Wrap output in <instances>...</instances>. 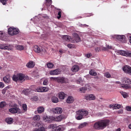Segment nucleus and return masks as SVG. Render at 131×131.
Masks as SVG:
<instances>
[{"instance_id":"nucleus-1","label":"nucleus","mask_w":131,"mask_h":131,"mask_svg":"<svg viewBox=\"0 0 131 131\" xmlns=\"http://www.w3.org/2000/svg\"><path fill=\"white\" fill-rule=\"evenodd\" d=\"M109 122L110 121L107 119L99 121L94 123V127L98 130L103 129L109 125Z\"/></svg>"},{"instance_id":"nucleus-2","label":"nucleus","mask_w":131,"mask_h":131,"mask_svg":"<svg viewBox=\"0 0 131 131\" xmlns=\"http://www.w3.org/2000/svg\"><path fill=\"white\" fill-rule=\"evenodd\" d=\"M88 112L84 110H80L76 112L75 118L78 120L81 119L88 115Z\"/></svg>"},{"instance_id":"nucleus-3","label":"nucleus","mask_w":131,"mask_h":131,"mask_svg":"<svg viewBox=\"0 0 131 131\" xmlns=\"http://www.w3.org/2000/svg\"><path fill=\"white\" fill-rule=\"evenodd\" d=\"M13 79L14 81H19L22 82L27 79L26 77L24 74L19 73L16 75H14Z\"/></svg>"},{"instance_id":"nucleus-4","label":"nucleus","mask_w":131,"mask_h":131,"mask_svg":"<svg viewBox=\"0 0 131 131\" xmlns=\"http://www.w3.org/2000/svg\"><path fill=\"white\" fill-rule=\"evenodd\" d=\"M117 53L126 57H131V52L129 51L119 50L117 51Z\"/></svg>"},{"instance_id":"nucleus-5","label":"nucleus","mask_w":131,"mask_h":131,"mask_svg":"<svg viewBox=\"0 0 131 131\" xmlns=\"http://www.w3.org/2000/svg\"><path fill=\"white\" fill-rule=\"evenodd\" d=\"M9 111L12 113H17L20 114L23 113V111H21L20 109L17 107L12 108L9 109Z\"/></svg>"},{"instance_id":"nucleus-6","label":"nucleus","mask_w":131,"mask_h":131,"mask_svg":"<svg viewBox=\"0 0 131 131\" xmlns=\"http://www.w3.org/2000/svg\"><path fill=\"white\" fill-rule=\"evenodd\" d=\"M12 46L10 45H7L5 44H0V49H2L11 50L12 48Z\"/></svg>"},{"instance_id":"nucleus-7","label":"nucleus","mask_w":131,"mask_h":131,"mask_svg":"<svg viewBox=\"0 0 131 131\" xmlns=\"http://www.w3.org/2000/svg\"><path fill=\"white\" fill-rule=\"evenodd\" d=\"M66 117V115L62 114L57 117H53L54 120L55 121H60L62 119L65 118Z\"/></svg>"},{"instance_id":"nucleus-8","label":"nucleus","mask_w":131,"mask_h":131,"mask_svg":"<svg viewBox=\"0 0 131 131\" xmlns=\"http://www.w3.org/2000/svg\"><path fill=\"white\" fill-rule=\"evenodd\" d=\"M122 83L123 84H126L128 85L129 84H131V81L129 78L125 77L122 80Z\"/></svg>"},{"instance_id":"nucleus-9","label":"nucleus","mask_w":131,"mask_h":131,"mask_svg":"<svg viewBox=\"0 0 131 131\" xmlns=\"http://www.w3.org/2000/svg\"><path fill=\"white\" fill-rule=\"evenodd\" d=\"M123 70L125 73L131 75V67L125 66L123 68Z\"/></svg>"},{"instance_id":"nucleus-10","label":"nucleus","mask_w":131,"mask_h":131,"mask_svg":"<svg viewBox=\"0 0 131 131\" xmlns=\"http://www.w3.org/2000/svg\"><path fill=\"white\" fill-rule=\"evenodd\" d=\"M43 119L45 122L49 123L54 120L53 117L52 116H45L43 117Z\"/></svg>"},{"instance_id":"nucleus-11","label":"nucleus","mask_w":131,"mask_h":131,"mask_svg":"<svg viewBox=\"0 0 131 131\" xmlns=\"http://www.w3.org/2000/svg\"><path fill=\"white\" fill-rule=\"evenodd\" d=\"M52 111L54 113L60 114L62 113V110L61 108L57 107L53 108Z\"/></svg>"},{"instance_id":"nucleus-12","label":"nucleus","mask_w":131,"mask_h":131,"mask_svg":"<svg viewBox=\"0 0 131 131\" xmlns=\"http://www.w3.org/2000/svg\"><path fill=\"white\" fill-rule=\"evenodd\" d=\"M61 72L60 70L58 69L50 71L49 73L52 75H57L60 74Z\"/></svg>"},{"instance_id":"nucleus-13","label":"nucleus","mask_w":131,"mask_h":131,"mask_svg":"<svg viewBox=\"0 0 131 131\" xmlns=\"http://www.w3.org/2000/svg\"><path fill=\"white\" fill-rule=\"evenodd\" d=\"M57 82L58 83H66L68 82V80L67 79L62 77H58Z\"/></svg>"},{"instance_id":"nucleus-14","label":"nucleus","mask_w":131,"mask_h":131,"mask_svg":"<svg viewBox=\"0 0 131 131\" xmlns=\"http://www.w3.org/2000/svg\"><path fill=\"white\" fill-rule=\"evenodd\" d=\"M116 38L119 41L123 42L125 40V36L124 35H116L115 36Z\"/></svg>"},{"instance_id":"nucleus-15","label":"nucleus","mask_w":131,"mask_h":131,"mask_svg":"<svg viewBox=\"0 0 131 131\" xmlns=\"http://www.w3.org/2000/svg\"><path fill=\"white\" fill-rule=\"evenodd\" d=\"M85 98L87 100H95V97L94 95L90 94L85 96Z\"/></svg>"},{"instance_id":"nucleus-16","label":"nucleus","mask_w":131,"mask_h":131,"mask_svg":"<svg viewBox=\"0 0 131 131\" xmlns=\"http://www.w3.org/2000/svg\"><path fill=\"white\" fill-rule=\"evenodd\" d=\"M73 35L74 37L75 41L76 42H79L80 41V39L78 35L76 33H74L73 34Z\"/></svg>"},{"instance_id":"nucleus-17","label":"nucleus","mask_w":131,"mask_h":131,"mask_svg":"<svg viewBox=\"0 0 131 131\" xmlns=\"http://www.w3.org/2000/svg\"><path fill=\"white\" fill-rule=\"evenodd\" d=\"M35 65V63L33 61H30L26 64V67L28 68H32Z\"/></svg>"},{"instance_id":"nucleus-18","label":"nucleus","mask_w":131,"mask_h":131,"mask_svg":"<svg viewBox=\"0 0 131 131\" xmlns=\"http://www.w3.org/2000/svg\"><path fill=\"white\" fill-rule=\"evenodd\" d=\"M79 67L78 65H75L72 67L71 70L73 72H77L79 70Z\"/></svg>"},{"instance_id":"nucleus-19","label":"nucleus","mask_w":131,"mask_h":131,"mask_svg":"<svg viewBox=\"0 0 131 131\" xmlns=\"http://www.w3.org/2000/svg\"><path fill=\"white\" fill-rule=\"evenodd\" d=\"M74 100V99L73 97L69 96L67 99V102L68 103H72L73 102Z\"/></svg>"},{"instance_id":"nucleus-20","label":"nucleus","mask_w":131,"mask_h":131,"mask_svg":"<svg viewBox=\"0 0 131 131\" xmlns=\"http://www.w3.org/2000/svg\"><path fill=\"white\" fill-rule=\"evenodd\" d=\"M31 91V90L30 89H27L24 90L22 92V93L25 95H27Z\"/></svg>"},{"instance_id":"nucleus-21","label":"nucleus","mask_w":131,"mask_h":131,"mask_svg":"<svg viewBox=\"0 0 131 131\" xmlns=\"http://www.w3.org/2000/svg\"><path fill=\"white\" fill-rule=\"evenodd\" d=\"M59 98L61 99H63L64 97L66 95V94H65L63 92H61L58 94Z\"/></svg>"},{"instance_id":"nucleus-22","label":"nucleus","mask_w":131,"mask_h":131,"mask_svg":"<svg viewBox=\"0 0 131 131\" xmlns=\"http://www.w3.org/2000/svg\"><path fill=\"white\" fill-rule=\"evenodd\" d=\"M34 50L36 52L40 53L41 51V50L39 47L37 46H35L34 48Z\"/></svg>"},{"instance_id":"nucleus-23","label":"nucleus","mask_w":131,"mask_h":131,"mask_svg":"<svg viewBox=\"0 0 131 131\" xmlns=\"http://www.w3.org/2000/svg\"><path fill=\"white\" fill-rule=\"evenodd\" d=\"M10 78L8 75H6L3 78L4 81L6 83H8L10 82Z\"/></svg>"},{"instance_id":"nucleus-24","label":"nucleus","mask_w":131,"mask_h":131,"mask_svg":"<svg viewBox=\"0 0 131 131\" xmlns=\"http://www.w3.org/2000/svg\"><path fill=\"white\" fill-rule=\"evenodd\" d=\"M44 108L43 107L40 106L37 108V111L39 113H41L44 112Z\"/></svg>"},{"instance_id":"nucleus-25","label":"nucleus","mask_w":131,"mask_h":131,"mask_svg":"<svg viewBox=\"0 0 131 131\" xmlns=\"http://www.w3.org/2000/svg\"><path fill=\"white\" fill-rule=\"evenodd\" d=\"M13 119L11 118L8 117L5 119L6 122L8 124H10L12 123L13 122Z\"/></svg>"},{"instance_id":"nucleus-26","label":"nucleus","mask_w":131,"mask_h":131,"mask_svg":"<svg viewBox=\"0 0 131 131\" xmlns=\"http://www.w3.org/2000/svg\"><path fill=\"white\" fill-rule=\"evenodd\" d=\"M62 38L66 41H70L71 37L68 35H64L63 36Z\"/></svg>"},{"instance_id":"nucleus-27","label":"nucleus","mask_w":131,"mask_h":131,"mask_svg":"<svg viewBox=\"0 0 131 131\" xmlns=\"http://www.w3.org/2000/svg\"><path fill=\"white\" fill-rule=\"evenodd\" d=\"M40 116L38 115H35L33 118V120L35 121H37L40 119Z\"/></svg>"},{"instance_id":"nucleus-28","label":"nucleus","mask_w":131,"mask_h":131,"mask_svg":"<svg viewBox=\"0 0 131 131\" xmlns=\"http://www.w3.org/2000/svg\"><path fill=\"white\" fill-rule=\"evenodd\" d=\"M13 28L10 27L8 30V34L12 36L13 35Z\"/></svg>"},{"instance_id":"nucleus-29","label":"nucleus","mask_w":131,"mask_h":131,"mask_svg":"<svg viewBox=\"0 0 131 131\" xmlns=\"http://www.w3.org/2000/svg\"><path fill=\"white\" fill-rule=\"evenodd\" d=\"M52 102L55 103H57L58 102V98L55 96H53L52 98Z\"/></svg>"},{"instance_id":"nucleus-30","label":"nucleus","mask_w":131,"mask_h":131,"mask_svg":"<svg viewBox=\"0 0 131 131\" xmlns=\"http://www.w3.org/2000/svg\"><path fill=\"white\" fill-rule=\"evenodd\" d=\"M46 65L48 68L51 69L53 68L54 65L52 63L49 62L47 63Z\"/></svg>"},{"instance_id":"nucleus-31","label":"nucleus","mask_w":131,"mask_h":131,"mask_svg":"<svg viewBox=\"0 0 131 131\" xmlns=\"http://www.w3.org/2000/svg\"><path fill=\"white\" fill-rule=\"evenodd\" d=\"M77 84H80L82 85H83L84 84V81L81 78L77 81Z\"/></svg>"},{"instance_id":"nucleus-32","label":"nucleus","mask_w":131,"mask_h":131,"mask_svg":"<svg viewBox=\"0 0 131 131\" xmlns=\"http://www.w3.org/2000/svg\"><path fill=\"white\" fill-rule=\"evenodd\" d=\"M4 33L2 31H0V39L2 40H6V39L4 38Z\"/></svg>"},{"instance_id":"nucleus-33","label":"nucleus","mask_w":131,"mask_h":131,"mask_svg":"<svg viewBox=\"0 0 131 131\" xmlns=\"http://www.w3.org/2000/svg\"><path fill=\"white\" fill-rule=\"evenodd\" d=\"M87 124H88L87 123L85 122L84 123L80 124L78 127V128H82L86 126Z\"/></svg>"},{"instance_id":"nucleus-34","label":"nucleus","mask_w":131,"mask_h":131,"mask_svg":"<svg viewBox=\"0 0 131 131\" xmlns=\"http://www.w3.org/2000/svg\"><path fill=\"white\" fill-rule=\"evenodd\" d=\"M16 49L19 50H22L24 49V47L21 45H17L16 47Z\"/></svg>"},{"instance_id":"nucleus-35","label":"nucleus","mask_w":131,"mask_h":131,"mask_svg":"<svg viewBox=\"0 0 131 131\" xmlns=\"http://www.w3.org/2000/svg\"><path fill=\"white\" fill-rule=\"evenodd\" d=\"M90 74L92 75H96L97 73L95 71L93 70H91L89 72Z\"/></svg>"},{"instance_id":"nucleus-36","label":"nucleus","mask_w":131,"mask_h":131,"mask_svg":"<svg viewBox=\"0 0 131 131\" xmlns=\"http://www.w3.org/2000/svg\"><path fill=\"white\" fill-rule=\"evenodd\" d=\"M6 105V103L5 101H2L0 103V107L3 108Z\"/></svg>"},{"instance_id":"nucleus-37","label":"nucleus","mask_w":131,"mask_h":131,"mask_svg":"<svg viewBox=\"0 0 131 131\" xmlns=\"http://www.w3.org/2000/svg\"><path fill=\"white\" fill-rule=\"evenodd\" d=\"M13 35L18 34L19 32V30L18 29L13 28Z\"/></svg>"},{"instance_id":"nucleus-38","label":"nucleus","mask_w":131,"mask_h":131,"mask_svg":"<svg viewBox=\"0 0 131 131\" xmlns=\"http://www.w3.org/2000/svg\"><path fill=\"white\" fill-rule=\"evenodd\" d=\"M33 131H45V129L43 127H41L37 129L34 130Z\"/></svg>"},{"instance_id":"nucleus-39","label":"nucleus","mask_w":131,"mask_h":131,"mask_svg":"<svg viewBox=\"0 0 131 131\" xmlns=\"http://www.w3.org/2000/svg\"><path fill=\"white\" fill-rule=\"evenodd\" d=\"M121 93L124 98H125L128 97V94L127 93L122 92H121Z\"/></svg>"},{"instance_id":"nucleus-40","label":"nucleus","mask_w":131,"mask_h":131,"mask_svg":"<svg viewBox=\"0 0 131 131\" xmlns=\"http://www.w3.org/2000/svg\"><path fill=\"white\" fill-rule=\"evenodd\" d=\"M46 4L47 6L50 5L52 3L51 0H46Z\"/></svg>"},{"instance_id":"nucleus-41","label":"nucleus","mask_w":131,"mask_h":131,"mask_svg":"<svg viewBox=\"0 0 131 131\" xmlns=\"http://www.w3.org/2000/svg\"><path fill=\"white\" fill-rule=\"evenodd\" d=\"M38 99V98L37 96H34L32 98H31V100L32 101H37Z\"/></svg>"},{"instance_id":"nucleus-42","label":"nucleus","mask_w":131,"mask_h":131,"mask_svg":"<svg viewBox=\"0 0 131 131\" xmlns=\"http://www.w3.org/2000/svg\"><path fill=\"white\" fill-rule=\"evenodd\" d=\"M42 92H45L49 90V88L47 87H42Z\"/></svg>"},{"instance_id":"nucleus-43","label":"nucleus","mask_w":131,"mask_h":131,"mask_svg":"<svg viewBox=\"0 0 131 131\" xmlns=\"http://www.w3.org/2000/svg\"><path fill=\"white\" fill-rule=\"evenodd\" d=\"M63 130V127L61 126H60L56 128V131H62Z\"/></svg>"},{"instance_id":"nucleus-44","label":"nucleus","mask_w":131,"mask_h":131,"mask_svg":"<svg viewBox=\"0 0 131 131\" xmlns=\"http://www.w3.org/2000/svg\"><path fill=\"white\" fill-rule=\"evenodd\" d=\"M22 108L23 110L25 111H26L27 110V105L25 104H23L22 105Z\"/></svg>"},{"instance_id":"nucleus-45","label":"nucleus","mask_w":131,"mask_h":131,"mask_svg":"<svg viewBox=\"0 0 131 131\" xmlns=\"http://www.w3.org/2000/svg\"><path fill=\"white\" fill-rule=\"evenodd\" d=\"M86 89L84 87H82L80 88V90L81 92L84 93L86 91Z\"/></svg>"},{"instance_id":"nucleus-46","label":"nucleus","mask_w":131,"mask_h":131,"mask_svg":"<svg viewBox=\"0 0 131 131\" xmlns=\"http://www.w3.org/2000/svg\"><path fill=\"white\" fill-rule=\"evenodd\" d=\"M104 76L105 77L108 78H110L111 77V75L108 72H107L105 73L104 74Z\"/></svg>"},{"instance_id":"nucleus-47","label":"nucleus","mask_w":131,"mask_h":131,"mask_svg":"<svg viewBox=\"0 0 131 131\" xmlns=\"http://www.w3.org/2000/svg\"><path fill=\"white\" fill-rule=\"evenodd\" d=\"M48 80L47 79H45L43 81V84L44 85H47L48 84Z\"/></svg>"},{"instance_id":"nucleus-48","label":"nucleus","mask_w":131,"mask_h":131,"mask_svg":"<svg viewBox=\"0 0 131 131\" xmlns=\"http://www.w3.org/2000/svg\"><path fill=\"white\" fill-rule=\"evenodd\" d=\"M42 87H40L37 88L36 90L37 92H42Z\"/></svg>"},{"instance_id":"nucleus-49","label":"nucleus","mask_w":131,"mask_h":131,"mask_svg":"<svg viewBox=\"0 0 131 131\" xmlns=\"http://www.w3.org/2000/svg\"><path fill=\"white\" fill-rule=\"evenodd\" d=\"M122 85L121 86L124 88L127 89L128 87V86L126 85V84H122Z\"/></svg>"},{"instance_id":"nucleus-50","label":"nucleus","mask_w":131,"mask_h":131,"mask_svg":"<svg viewBox=\"0 0 131 131\" xmlns=\"http://www.w3.org/2000/svg\"><path fill=\"white\" fill-rule=\"evenodd\" d=\"M101 48L100 47H97L95 49V52H98L101 51Z\"/></svg>"},{"instance_id":"nucleus-51","label":"nucleus","mask_w":131,"mask_h":131,"mask_svg":"<svg viewBox=\"0 0 131 131\" xmlns=\"http://www.w3.org/2000/svg\"><path fill=\"white\" fill-rule=\"evenodd\" d=\"M7 1V0H0V1L3 5H5L6 4V2Z\"/></svg>"},{"instance_id":"nucleus-52","label":"nucleus","mask_w":131,"mask_h":131,"mask_svg":"<svg viewBox=\"0 0 131 131\" xmlns=\"http://www.w3.org/2000/svg\"><path fill=\"white\" fill-rule=\"evenodd\" d=\"M109 107L111 108H112L113 109H115V104H111L109 106Z\"/></svg>"},{"instance_id":"nucleus-53","label":"nucleus","mask_w":131,"mask_h":131,"mask_svg":"<svg viewBox=\"0 0 131 131\" xmlns=\"http://www.w3.org/2000/svg\"><path fill=\"white\" fill-rule=\"evenodd\" d=\"M58 77H52L50 78V79L51 80L53 81H57V79Z\"/></svg>"},{"instance_id":"nucleus-54","label":"nucleus","mask_w":131,"mask_h":131,"mask_svg":"<svg viewBox=\"0 0 131 131\" xmlns=\"http://www.w3.org/2000/svg\"><path fill=\"white\" fill-rule=\"evenodd\" d=\"M8 88V87H5L4 89H3L2 91V93L4 94H5V92Z\"/></svg>"},{"instance_id":"nucleus-55","label":"nucleus","mask_w":131,"mask_h":131,"mask_svg":"<svg viewBox=\"0 0 131 131\" xmlns=\"http://www.w3.org/2000/svg\"><path fill=\"white\" fill-rule=\"evenodd\" d=\"M92 54L90 53H88L85 54V56L87 58H89L90 56H91Z\"/></svg>"},{"instance_id":"nucleus-56","label":"nucleus","mask_w":131,"mask_h":131,"mask_svg":"<svg viewBox=\"0 0 131 131\" xmlns=\"http://www.w3.org/2000/svg\"><path fill=\"white\" fill-rule=\"evenodd\" d=\"M61 11H59L58 13V16H57V18L58 19H59L61 17Z\"/></svg>"},{"instance_id":"nucleus-57","label":"nucleus","mask_w":131,"mask_h":131,"mask_svg":"<svg viewBox=\"0 0 131 131\" xmlns=\"http://www.w3.org/2000/svg\"><path fill=\"white\" fill-rule=\"evenodd\" d=\"M126 109L128 111H131V106H126Z\"/></svg>"},{"instance_id":"nucleus-58","label":"nucleus","mask_w":131,"mask_h":131,"mask_svg":"<svg viewBox=\"0 0 131 131\" xmlns=\"http://www.w3.org/2000/svg\"><path fill=\"white\" fill-rule=\"evenodd\" d=\"M115 109H119L121 105L119 104H115Z\"/></svg>"},{"instance_id":"nucleus-59","label":"nucleus","mask_w":131,"mask_h":131,"mask_svg":"<svg viewBox=\"0 0 131 131\" xmlns=\"http://www.w3.org/2000/svg\"><path fill=\"white\" fill-rule=\"evenodd\" d=\"M54 126L53 124H51L50 125L48 126V128H54Z\"/></svg>"},{"instance_id":"nucleus-60","label":"nucleus","mask_w":131,"mask_h":131,"mask_svg":"<svg viewBox=\"0 0 131 131\" xmlns=\"http://www.w3.org/2000/svg\"><path fill=\"white\" fill-rule=\"evenodd\" d=\"M4 87V84L2 82H0V87L1 88H3Z\"/></svg>"},{"instance_id":"nucleus-61","label":"nucleus","mask_w":131,"mask_h":131,"mask_svg":"<svg viewBox=\"0 0 131 131\" xmlns=\"http://www.w3.org/2000/svg\"><path fill=\"white\" fill-rule=\"evenodd\" d=\"M117 112L119 114H122L123 113V110H122L121 109L117 111Z\"/></svg>"},{"instance_id":"nucleus-62","label":"nucleus","mask_w":131,"mask_h":131,"mask_svg":"<svg viewBox=\"0 0 131 131\" xmlns=\"http://www.w3.org/2000/svg\"><path fill=\"white\" fill-rule=\"evenodd\" d=\"M67 46L68 48H71L72 47V45L71 44H69L67 45Z\"/></svg>"},{"instance_id":"nucleus-63","label":"nucleus","mask_w":131,"mask_h":131,"mask_svg":"<svg viewBox=\"0 0 131 131\" xmlns=\"http://www.w3.org/2000/svg\"><path fill=\"white\" fill-rule=\"evenodd\" d=\"M102 50L104 51H106L107 50V48L105 47H103L102 48Z\"/></svg>"},{"instance_id":"nucleus-64","label":"nucleus","mask_w":131,"mask_h":131,"mask_svg":"<svg viewBox=\"0 0 131 131\" xmlns=\"http://www.w3.org/2000/svg\"><path fill=\"white\" fill-rule=\"evenodd\" d=\"M107 49H111L112 48V47L111 46H109V45L107 46Z\"/></svg>"}]
</instances>
